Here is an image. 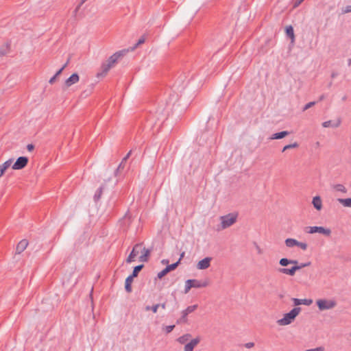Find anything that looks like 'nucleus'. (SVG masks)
<instances>
[{
	"label": "nucleus",
	"mask_w": 351,
	"mask_h": 351,
	"mask_svg": "<svg viewBox=\"0 0 351 351\" xmlns=\"http://www.w3.org/2000/svg\"><path fill=\"white\" fill-rule=\"evenodd\" d=\"M300 311L301 308H293L289 313L284 314L282 318L279 319L277 321V324L279 326H287L291 324L295 320V317L300 314Z\"/></svg>",
	"instance_id": "obj_1"
},
{
	"label": "nucleus",
	"mask_w": 351,
	"mask_h": 351,
	"mask_svg": "<svg viewBox=\"0 0 351 351\" xmlns=\"http://www.w3.org/2000/svg\"><path fill=\"white\" fill-rule=\"evenodd\" d=\"M238 218V213L236 212L228 213L226 215L221 216L219 219L220 226L222 230L226 229L236 223Z\"/></svg>",
	"instance_id": "obj_2"
},
{
	"label": "nucleus",
	"mask_w": 351,
	"mask_h": 351,
	"mask_svg": "<svg viewBox=\"0 0 351 351\" xmlns=\"http://www.w3.org/2000/svg\"><path fill=\"white\" fill-rule=\"evenodd\" d=\"M316 304L320 311L331 310L337 306L335 299L322 298L316 300Z\"/></svg>",
	"instance_id": "obj_3"
},
{
	"label": "nucleus",
	"mask_w": 351,
	"mask_h": 351,
	"mask_svg": "<svg viewBox=\"0 0 351 351\" xmlns=\"http://www.w3.org/2000/svg\"><path fill=\"white\" fill-rule=\"evenodd\" d=\"M311 265V263L310 262H307V263H301L300 265H294L290 269H288V268H280L279 269V271L282 274H287V275H289V276H294L296 271L303 268V267H308Z\"/></svg>",
	"instance_id": "obj_4"
},
{
	"label": "nucleus",
	"mask_w": 351,
	"mask_h": 351,
	"mask_svg": "<svg viewBox=\"0 0 351 351\" xmlns=\"http://www.w3.org/2000/svg\"><path fill=\"white\" fill-rule=\"evenodd\" d=\"M307 232L309 234L318 232L326 236H330L331 234V230L329 228H326L322 226H311L308 227V230Z\"/></svg>",
	"instance_id": "obj_5"
},
{
	"label": "nucleus",
	"mask_w": 351,
	"mask_h": 351,
	"mask_svg": "<svg viewBox=\"0 0 351 351\" xmlns=\"http://www.w3.org/2000/svg\"><path fill=\"white\" fill-rule=\"evenodd\" d=\"M197 308V305H192L188 306L186 309L182 311V317L177 321L178 324L180 323H184L186 322V317L187 315L193 312L196 308Z\"/></svg>",
	"instance_id": "obj_6"
},
{
	"label": "nucleus",
	"mask_w": 351,
	"mask_h": 351,
	"mask_svg": "<svg viewBox=\"0 0 351 351\" xmlns=\"http://www.w3.org/2000/svg\"><path fill=\"white\" fill-rule=\"evenodd\" d=\"M28 162V158L25 156H21L17 158L16 161L13 164L12 169L19 170L24 168Z\"/></svg>",
	"instance_id": "obj_7"
},
{
	"label": "nucleus",
	"mask_w": 351,
	"mask_h": 351,
	"mask_svg": "<svg viewBox=\"0 0 351 351\" xmlns=\"http://www.w3.org/2000/svg\"><path fill=\"white\" fill-rule=\"evenodd\" d=\"M141 249V244H138V243L136 244L134 246L132 252L129 254V256L126 260V262L128 263H130L134 261V259H135L136 256L139 254Z\"/></svg>",
	"instance_id": "obj_8"
},
{
	"label": "nucleus",
	"mask_w": 351,
	"mask_h": 351,
	"mask_svg": "<svg viewBox=\"0 0 351 351\" xmlns=\"http://www.w3.org/2000/svg\"><path fill=\"white\" fill-rule=\"evenodd\" d=\"M212 261L211 257H206L202 260L199 261L197 263V269L199 270H204L208 269L210 266V262Z\"/></svg>",
	"instance_id": "obj_9"
},
{
	"label": "nucleus",
	"mask_w": 351,
	"mask_h": 351,
	"mask_svg": "<svg viewBox=\"0 0 351 351\" xmlns=\"http://www.w3.org/2000/svg\"><path fill=\"white\" fill-rule=\"evenodd\" d=\"M123 56V51H117L112 54L108 60L107 62L111 66V67L114 66V64L118 61V60Z\"/></svg>",
	"instance_id": "obj_10"
},
{
	"label": "nucleus",
	"mask_w": 351,
	"mask_h": 351,
	"mask_svg": "<svg viewBox=\"0 0 351 351\" xmlns=\"http://www.w3.org/2000/svg\"><path fill=\"white\" fill-rule=\"evenodd\" d=\"M80 80L79 75L77 73L72 74L68 79L66 80L64 85L66 88L71 86L73 84H76Z\"/></svg>",
	"instance_id": "obj_11"
},
{
	"label": "nucleus",
	"mask_w": 351,
	"mask_h": 351,
	"mask_svg": "<svg viewBox=\"0 0 351 351\" xmlns=\"http://www.w3.org/2000/svg\"><path fill=\"white\" fill-rule=\"evenodd\" d=\"M199 337L193 339L192 340H191L190 342L185 345L184 351H193L194 348L199 343Z\"/></svg>",
	"instance_id": "obj_12"
},
{
	"label": "nucleus",
	"mask_w": 351,
	"mask_h": 351,
	"mask_svg": "<svg viewBox=\"0 0 351 351\" xmlns=\"http://www.w3.org/2000/svg\"><path fill=\"white\" fill-rule=\"evenodd\" d=\"M341 121L340 119H337L336 121H324L322 123V126L324 128H329V127H332V128H338L339 127V125H341Z\"/></svg>",
	"instance_id": "obj_13"
},
{
	"label": "nucleus",
	"mask_w": 351,
	"mask_h": 351,
	"mask_svg": "<svg viewBox=\"0 0 351 351\" xmlns=\"http://www.w3.org/2000/svg\"><path fill=\"white\" fill-rule=\"evenodd\" d=\"M140 252H141V255L139 256V261L147 262L148 261V257L150 255L151 250L149 249L143 247Z\"/></svg>",
	"instance_id": "obj_14"
},
{
	"label": "nucleus",
	"mask_w": 351,
	"mask_h": 351,
	"mask_svg": "<svg viewBox=\"0 0 351 351\" xmlns=\"http://www.w3.org/2000/svg\"><path fill=\"white\" fill-rule=\"evenodd\" d=\"M293 302L295 306H298L301 304L309 306L312 304L313 300L311 299H298V298H293Z\"/></svg>",
	"instance_id": "obj_15"
},
{
	"label": "nucleus",
	"mask_w": 351,
	"mask_h": 351,
	"mask_svg": "<svg viewBox=\"0 0 351 351\" xmlns=\"http://www.w3.org/2000/svg\"><path fill=\"white\" fill-rule=\"evenodd\" d=\"M28 241L26 239L21 240L17 245L16 252L18 254L22 253L27 247Z\"/></svg>",
	"instance_id": "obj_16"
},
{
	"label": "nucleus",
	"mask_w": 351,
	"mask_h": 351,
	"mask_svg": "<svg viewBox=\"0 0 351 351\" xmlns=\"http://www.w3.org/2000/svg\"><path fill=\"white\" fill-rule=\"evenodd\" d=\"M312 204L314 206V208L317 210H320L322 208V201L321 197L319 195L315 196L313 198Z\"/></svg>",
	"instance_id": "obj_17"
},
{
	"label": "nucleus",
	"mask_w": 351,
	"mask_h": 351,
	"mask_svg": "<svg viewBox=\"0 0 351 351\" xmlns=\"http://www.w3.org/2000/svg\"><path fill=\"white\" fill-rule=\"evenodd\" d=\"M191 283H192V287L193 288H201V287H206L208 286V282L207 281H200L196 279H191Z\"/></svg>",
	"instance_id": "obj_18"
},
{
	"label": "nucleus",
	"mask_w": 351,
	"mask_h": 351,
	"mask_svg": "<svg viewBox=\"0 0 351 351\" xmlns=\"http://www.w3.org/2000/svg\"><path fill=\"white\" fill-rule=\"evenodd\" d=\"M12 162H13V159L10 158V159L8 160L7 161H5V162H3L1 165H0V178L3 176L5 171L8 167H10V165H12Z\"/></svg>",
	"instance_id": "obj_19"
},
{
	"label": "nucleus",
	"mask_w": 351,
	"mask_h": 351,
	"mask_svg": "<svg viewBox=\"0 0 351 351\" xmlns=\"http://www.w3.org/2000/svg\"><path fill=\"white\" fill-rule=\"evenodd\" d=\"M111 68V66L107 62H104L101 66V72L99 73L97 76L99 77L106 75Z\"/></svg>",
	"instance_id": "obj_20"
},
{
	"label": "nucleus",
	"mask_w": 351,
	"mask_h": 351,
	"mask_svg": "<svg viewBox=\"0 0 351 351\" xmlns=\"http://www.w3.org/2000/svg\"><path fill=\"white\" fill-rule=\"evenodd\" d=\"M289 134V132L288 131H282L280 132L274 133L272 134L271 137H269V139L274 140V139H281L284 137L287 136Z\"/></svg>",
	"instance_id": "obj_21"
},
{
	"label": "nucleus",
	"mask_w": 351,
	"mask_h": 351,
	"mask_svg": "<svg viewBox=\"0 0 351 351\" xmlns=\"http://www.w3.org/2000/svg\"><path fill=\"white\" fill-rule=\"evenodd\" d=\"M132 281H133V278L130 276H128L125 280V289L128 293L132 292V289L131 284H132Z\"/></svg>",
	"instance_id": "obj_22"
},
{
	"label": "nucleus",
	"mask_w": 351,
	"mask_h": 351,
	"mask_svg": "<svg viewBox=\"0 0 351 351\" xmlns=\"http://www.w3.org/2000/svg\"><path fill=\"white\" fill-rule=\"evenodd\" d=\"M332 189L335 191H338V192H341V193H347L346 188L345 187L344 185H343L341 184H337L332 185Z\"/></svg>",
	"instance_id": "obj_23"
},
{
	"label": "nucleus",
	"mask_w": 351,
	"mask_h": 351,
	"mask_svg": "<svg viewBox=\"0 0 351 351\" xmlns=\"http://www.w3.org/2000/svg\"><path fill=\"white\" fill-rule=\"evenodd\" d=\"M285 243L287 247H293L297 245V240L292 238H288L285 241Z\"/></svg>",
	"instance_id": "obj_24"
},
{
	"label": "nucleus",
	"mask_w": 351,
	"mask_h": 351,
	"mask_svg": "<svg viewBox=\"0 0 351 351\" xmlns=\"http://www.w3.org/2000/svg\"><path fill=\"white\" fill-rule=\"evenodd\" d=\"M338 202L342 204L344 207H350L351 208V198H346V199H338Z\"/></svg>",
	"instance_id": "obj_25"
},
{
	"label": "nucleus",
	"mask_w": 351,
	"mask_h": 351,
	"mask_svg": "<svg viewBox=\"0 0 351 351\" xmlns=\"http://www.w3.org/2000/svg\"><path fill=\"white\" fill-rule=\"evenodd\" d=\"M338 202L342 204L344 207H350L351 208V198H346V199H338Z\"/></svg>",
	"instance_id": "obj_26"
},
{
	"label": "nucleus",
	"mask_w": 351,
	"mask_h": 351,
	"mask_svg": "<svg viewBox=\"0 0 351 351\" xmlns=\"http://www.w3.org/2000/svg\"><path fill=\"white\" fill-rule=\"evenodd\" d=\"M286 34L287 36L291 38L292 41L294 40L295 36L293 28L292 27V26L289 25L286 27Z\"/></svg>",
	"instance_id": "obj_27"
},
{
	"label": "nucleus",
	"mask_w": 351,
	"mask_h": 351,
	"mask_svg": "<svg viewBox=\"0 0 351 351\" xmlns=\"http://www.w3.org/2000/svg\"><path fill=\"white\" fill-rule=\"evenodd\" d=\"M143 267V265H140L136 266L134 268L132 274L131 275H130L129 276L132 277V278H134V277H136L138 272L142 269Z\"/></svg>",
	"instance_id": "obj_28"
},
{
	"label": "nucleus",
	"mask_w": 351,
	"mask_h": 351,
	"mask_svg": "<svg viewBox=\"0 0 351 351\" xmlns=\"http://www.w3.org/2000/svg\"><path fill=\"white\" fill-rule=\"evenodd\" d=\"M131 151H130L128 154L122 159V161L121 162V163L119 164L117 171H119L122 169L124 168V164L125 162L127 161L128 158L130 157V154H131Z\"/></svg>",
	"instance_id": "obj_29"
},
{
	"label": "nucleus",
	"mask_w": 351,
	"mask_h": 351,
	"mask_svg": "<svg viewBox=\"0 0 351 351\" xmlns=\"http://www.w3.org/2000/svg\"><path fill=\"white\" fill-rule=\"evenodd\" d=\"M191 337V335L190 334H186V335H184L181 337H180L177 341L181 343V344H184L189 339V338Z\"/></svg>",
	"instance_id": "obj_30"
},
{
	"label": "nucleus",
	"mask_w": 351,
	"mask_h": 351,
	"mask_svg": "<svg viewBox=\"0 0 351 351\" xmlns=\"http://www.w3.org/2000/svg\"><path fill=\"white\" fill-rule=\"evenodd\" d=\"M158 308H159V304H156L153 305L152 306H146L145 307V309L146 311H152L154 313H156L158 311Z\"/></svg>",
	"instance_id": "obj_31"
},
{
	"label": "nucleus",
	"mask_w": 351,
	"mask_h": 351,
	"mask_svg": "<svg viewBox=\"0 0 351 351\" xmlns=\"http://www.w3.org/2000/svg\"><path fill=\"white\" fill-rule=\"evenodd\" d=\"M193 288L192 287V283H191V280L189 279V280H187L186 282H185V286H184V293H189V291H190V289Z\"/></svg>",
	"instance_id": "obj_32"
},
{
	"label": "nucleus",
	"mask_w": 351,
	"mask_h": 351,
	"mask_svg": "<svg viewBox=\"0 0 351 351\" xmlns=\"http://www.w3.org/2000/svg\"><path fill=\"white\" fill-rule=\"evenodd\" d=\"M290 263H293L291 259H288L287 258H282L280 260L279 264L281 266H287L290 264Z\"/></svg>",
	"instance_id": "obj_33"
},
{
	"label": "nucleus",
	"mask_w": 351,
	"mask_h": 351,
	"mask_svg": "<svg viewBox=\"0 0 351 351\" xmlns=\"http://www.w3.org/2000/svg\"><path fill=\"white\" fill-rule=\"evenodd\" d=\"M102 190H103V187L101 186L95 192V193L94 195V199L95 201H98L100 199L101 193H102Z\"/></svg>",
	"instance_id": "obj_34"
},
{
	"label": "nucleus",
	"mask_w": 351,
	"mask_h": 351,
	"mask_svg": "<svg viewBox=\"0 0 351 351\" xmlns=\"http://www.w3.org/2000/svg\"><path fill=\"white\" fill-rule=\"evenodd\" d=\"M298 147V143L295 142L293 143H291V144H289V145H285L283 149H282V152H285L289 149H292V148H296Z\"/></svg>",
	"instance_id": "obj_35"
},
{
	"label": "nucleus",
	"mask_w": 351,
	"mask_h": 351,
	"mask_svg": "<svg viewBox=\"0 0 351 351\" xmlns=\"http://www.w3.org/2000/svg\"><path fill=\"white\" fill-rule=\"evenodd\" d=\"M179 263H180V260H178V261L176 263H173V264H171V265H167V266L166 267V269H167V270H168V271L169 272L170 271L175 269L178 267V264H179Z\"/></svg>",
	"instance_id": "obj_36"
},
{
	"label": "nucleus",
	"mask_w": 351,
	"mask_h": 351,
	"mask_svg": "<svg viewBox=\"0 0 351 351\" xmlns=\"http://www.w3.org/2000/svg\"><path fill=\"white\" fill-rule=\"evenodd\" d=\"M297 247H299L300 248H301L302 250H306L307 249V244L306 243H304V242H300L298 241H297V245H296Z\"/></svg>",
	"instance_id": "obj_37"
},
{
	"label": "nucleus",
	"mask_w": 351,
	"mask_h": 351,
	"mask_svg": "<svg viewBox=\"0 0 351 351\" xmlns=\"http://www.w3.org/2000/svg\"><path fill=\"white\" fill-rule=\"evenodd\" d=\"M167 273H169L168 270H167L166 267L163 269L162 271L158 273V278L159 279H161L162 277H164Z\"/></svg>",
	"instance_id": "obj_38"
},
{
	"label": "nucleus",
	"mask_w": 351,
	"mask_h": 351,
	"mask_svg": "<svg viewBox=\"0 0 351 351\" xmlns=\"http://www.w3.org/2000/svg\"><path fill=\"white\" fill-rule=\"evenodd\" d=\"M315 104V101H311V102H308V104H306L304 108H303V111H305L306 110H308V108H311L312 106H313Z\"/></svg>",
	"instance_id": "obj_39"
},
{
	"label": "nucleus",
	"mask_w": 351,
	"mask_h": 351,
	"mask_svg": "<svg viewBox=\"0 0 351 351\" xmlns=\"http://www.w3.org/2000/svg\"><path fill=\"white\" fill-rule=\"evenodd\" d=\"M130 222H131V218H130V217H129L128 215H125L122 219V223L124 224H129Z\"/></svg>",
	"instance_id": "obj_40"
},
{
	"label": "nucleus",
	"mask_w": 351,
	"mask_h": 351,
	"mask_svg": "<svg viewBox=\"0 0 351 351\" xmlns=\"http://www.w3.org/2000/svg\"><path fill=\"white\" fill-rule=\"evenodd\" d=\"M8 47H9L8 44H6L5 48L4 47L1 48L0 49V54L2 56L6 54L7 49Z\"/></svg>",
	"instance_id": "obj_41"
},
{
	"label": "nucleus",
	"mask_w": 351,
	"mask_h": 351,
	"mask_svg": "<svg viewBox=\"0 0 351 351\" xmlns=\"http://www.w3.org/2000/svg\"><path fill=\"white\" fill-rule=\"evenodd\" d=\"M145 38L144 37H141V38L138 39L137 43L136 44V45L134 47L133 49H135L136 48L138 45L143 44L145 43Z\"/></svg>",
	"instance_id": "obj_42"
},
{
	"label": "nucleus",
	"mask_w": 351,
	"mask_h": 351,
	"mask_svg": "<svg viewBox=\"0 0 351 351\" xmlns=\"http://www.w3.org/2000/svg\"><path fill=\"white\" fill-rule=\"evenodd\" d=\"M175 326L174 325H170V326H167L165 327V331L167 333H169L171 332L173 328H174Z\"/></svg>",
	"instance_id": "obj_43"
},
{
	"label": "nucleus",
	"mask_w": 351,
	"mask_h": 351,
	"mask_svg": "<svg viewBox=\"0 0 351 351\" xmlns=\"http://www.w3.org/2000/svg\"><path fill=\"white\" fill-rule=\"evenodd\" d=\"M306 351H324V348L323 347H317L315 348L307 350Z\"/></svg>",
	"instance_id": "obj_44"
},
{
	"label": "nucleus",
	"mask_w": 351,
	"mask_h": 351,
	"mask_svg": "<svg viewBox=\"0 0 351 351\" xmlns=\"http://www.w3.org/2000/svg\"><path fill=\"white\" fill-rule=\"evenodd\" d=\"M254 346V343L253 342H248L245 344V347L248 349L252 348Z\"/></svg>",
	"instance_id": "obj_45"
},
{
	"label": "nucleus",
	"mask_w": 351,
	"mask_h": 351,
	"mask_svg": "<svg viewBox=\"0 0 351 351\" xmlns=\"http://www.w3.org/2000/svg\"><path fill=\"white\" fill-rule=\"evenodd\" d=\"M87 0H82L78 6L76 8L75 12H77L80 7Z\"/></svg>",
	"instance_id": "obj_46"
},
{
	"label": "nucleus",
	"mask_w": 351,
	"mask_h": 351,
	"mask_svg": "<svg viewBox=\"0 0 351 351\" xmlns=\"http://www.w3.org/2000/svg\"><path fill=\"white\" fill-rule=\"evenodd\" d=\"M64 69V66H62V68H60L57 72L54 75V76H56V77L60 75L62 72V71Z\"/></svg>",
	"instance_id": "obj_47"
},
{
	"label": "nucleus",
	"mask_w": 351,
	"mask_h": 351,
	"mask_svg": "<svg viewBox=\"0 0 351 351\" xmlns=\"http://www.w3.org/2000/svg\"><path fill=\"white\" fill-rule=\"evenodd\" d=\"M344 13L351 12V5H347L343 10Z\"/></svg>",
	"instance_id": "obj_48"
},
{
	"label": "nucleus",
	"mask_w": 351,
	"mask_h": 351,
	"mask_svg": "<svg viewBox=\"0 0 351 351\" xmlns=\"http://www.w3.org/2000/svg\"><path fill=\"white\" fill-rule=\"evenodd\" d=\"M34 145H32V144H28V145H27V150H28L29 152L32 151V150L34 149Z\"/></svg>",
	"instance_id": "obj_49"
},
{
	"label": "nucleus",
	"mask_w": 351,
	"mask_h": 351,
	"mask_svg": "<svg viewBox=\"0 0 351 351\" xmlns=\"http://www.w3.org/2000/svg\"><path fill=\"white\" fill-rule=\"evenodd\" d=\"M56 79V77L53 75V77L49 80V82L50 84H53V83L55 82Z\"/></svg>",
	"instance_id": "obj_50"
},
{
	"label": "nucleus",
	"mask_w": 351,
	"mask_h": 351,
	"mask_svg": "<svg viewBox=\"0 0 351 351\" xmlns=\"http://www.w3.org/2000/svg\"><path fill=\"white\" fill-rule=\"evenodd\" d=\"M159 304V307H161L162 309L166 308V303L165 302L162 303V304Z\"/></svg>",
	"instance_id": "obj_51"
},
{
	"label": "nucleus",
	"mask_w": 351,
	"mask_h": 351,
	"mask_svg": "<svg viewBox=\"0 0 351 351\" xmlns=\"http://www.w3.org/2000/svg\"><path fill=\"white\" fill-rule=\"evenodd\" d=\"M293 263H290V264H293L294 265H298V262L296 260H291Z\"/></svg>",
	"instance_id": "obj_52"
},
{
	"label": "nucleus",
	"mask_w": 351,
	"mask_h": 351,
	"mask_svg": "<svg viewBox=\"0 0 351 351\" xmlns=\"http://www.w3.org/2000/svg\"><path fill=\"white\" fill-rule=\"evenodd\" d=\"M303 1H304V0H299V1H298V2H296V3H295V5H294V6H295V7H297V6H298V5H299L301 3V2H302Z\"/></svg>",
	"instance_id": "obj_53"
},
{
	"label": "nucleus",
	"mask_w": 351,
	"mask_h": 351,
	"mask_svg": "<svg viewBox=\"0 0 351 351\" xmlns=\"http://www.w3.org/2000/svg\"><path fill=\"white\" fill-rule=\"evenodd\" d=\"M184 252H182V253L181 254V255H180V258H179L180 261H181V259L184 257Z\"/></svg>",
	"instance_id": "obj_54"
},
{
	"label": "nucleus",
	"mask_w": 351,
	"mask_h": 351,
	"mask_svg": "<svg viewBox=\"0 0 351 351\" xmlns=\"http://www.w3.org/2000/svg\"><path fill=\"white\" fill-rule=\"evenodd\" d=\"M256 248H257V251L258 252V253H261V248L259 247V246L256 245Z\"/></svg>",
	"instance_id": "obj_55"
},
{
	"label": "nucleus",
	"mask_w": 351,
	"mask_h": 351,
	"mask_svg": "<svg viewBox=\"0 0 351 351\" xmlns=\"http://www.w3.org/2000/svg\"><path fill=\"white\" fill-rule=\"evenodd\" d=\"M336 76H337V74H336V73H332V75H331V77H332V78H335Z\"/></svg>",
	"instance_id": "obj_56"
},
{
	"label": "nucleus",
	"mask_w": 351,
	"mask_h": 351,
	"mask_svg": "<svg viewBox=\"0 0 351 351\" xmlns=\"http://www.w3.org/2000/svg\"><path fill=\"white\" fill-rule=\"evenodd\" d=\"M324 99V95H322V96H320V97H319V101H322V100H323Z\"/></svg>",
	"instance_id": "obj_57"
},
{
	"label": "nucleus",
	"mask_w": 351,
	"mask_h": 351,
	"mask_svg": "<svg viewBox=\"0 0 351 351\" xmlns=\"http://www.w3.org/2000/svg\"><path fill=\"white\" fill-rule=\"evenodd\" d=\"M68 62L69 61H67L65 64H64V65L62 66H64V69L66 68V66H67L68 64Z\"/></svg>",
	"instance_id": "obj_58"
},
{
	"label": "nucleus",
	"mask_w": 351,
	"mask_h": 351,
	"mask_svg": "<svg viewBox=\"0 0 351 351\" xmlns=\"http://www.w3.org/2000/svg\"><path fill=\"white\" fill-rule=\"evenodd\" d=\"M348 64L351 65V59L348 60Z\"/></svg>",
	"instance_id": "obj_59"
},
{
	"label": "nucleus",
	"mask_w": 351,
	"mask_h": 351,
	"mask_svg": "<svg viewBox=\"0 0 351 351\" xmlns=\"http://www.w3.org/2000/svg\"><path fill=\"white\" fill-rule=\"evenodd\" d=\"M346 96H344V97H343V100L344 101V100H346Z\"/></svg>",
	"instance_id": "obj_60"
}]
</instances>
